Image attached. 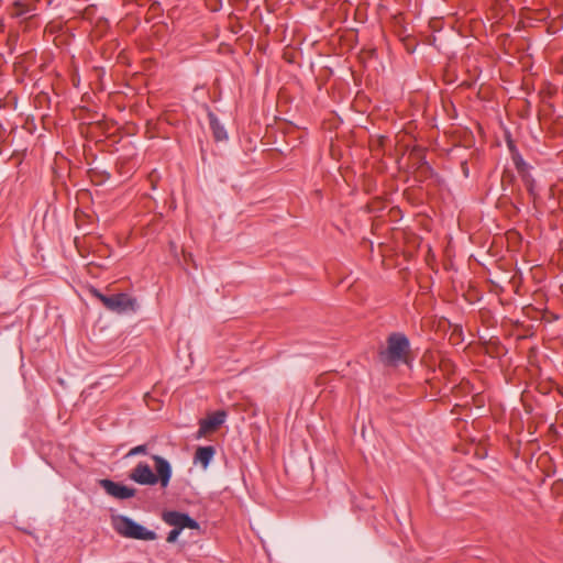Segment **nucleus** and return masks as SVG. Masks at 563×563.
<instances>
[{"label":"nucleus","instance_id":"nucleus-1","mask_svg":"<svg viewBox=\"0 0 563 563\" xmlns=\"http://www.w3.org/2000/svg\"><path fill=\"white\" fill-rule=\"evenodd\" d=\"M155 471L154 473L148 464L141 462L130 473L129 477L140 485H156L161 484L166 488L172 478V466L169 462L161 455H152Z\"/></svg>","mask_w":563,"mask_h":563},{"label":"nucleus","instance_id":"nucleus-2","mask_svg":"<svg viewBox=\"0 0 563 563\" xmlns=\"http://www.w3.org/2000/svg\"><path fill=\"white\" fill-rule=\"evenodd\" d=\"M410 342L401 332H393L386 340V347L379 351V360L385 365L397 366L407 363Z\"/></svg>","mask_w":563,"mask_h":563},{"label":"nucleus","instance_id":"nucleus-3","mask_svg":"<svg viewBox=\"0 0 563 563\" xmlns=\"http://www.w3.org/2000/svg\"><path fill=\"white\" fill-rule=\"evenodd\" d=\"M112 526L118 534L129 539L153 541L157 537L154 531L146 529L126 516L113 517Z\"/></svg>","mask_w":563,"mask_h":563},{"label":"nucleus","instance_id":"nucleus-4","mask_svg":"<svg viewBox=\"0 0 563 563\" xmlns=\"http://www.w3.org/2000/svg\"><path fill=\"white\" fill-rule=\"evenodd\" d=\"M91 295L100 300L102 305L110 311L122 313L125 311H134L136 308V300L128 294L120 292L111 296H106L97 288H91Z\"/></svg>","mask_w":563,"mask_h":563},{"label":"nucleus","instance_id":"nucleus-5","mask_svg":"<svg viewBox=\"0 0 563 563\" xmlns=\"http://www.w3.org/2000/svg\"><path fill=\"white\" fill-rule=\"evenodd\" d=\"M162 519L168 526H172L180 531L186 528L194 530L199 529V523L195 519H192L189 515L180 511H164L162 515Z\"/></svg>","mask_w":563,"mask_h":563},{"label":"nucleus","instance_id":"nucleus-6","mask_svg":"<svg viewBox=\"0 0 563 563\" xmlns=\"http://www.w3.org/2000/svg\"><path fill=\"white\" fill-rule=\"evenodd\" d=\"M99 485L109 496L120 500L132 498L136 494L135 488L125 486L121 483H117L108 478L100 479Z\"/></svg>","mask_w":563,"mask_h":563},{"label":"nucleus","instance_id":"nucleus-7","mask_svg":"<svg viewBox=\"0 0 563 563\" xmlns=\"http://www.w3.org/2000/svg\"><path fill=\"white\" fill-rule=\"evenodd\" d=\"M225 417V411L219 410L208 416L207 418L201 419L199 422L197 439H200L211 432H214L224 422Z\"/></svg>","mask_w":563,"mask_h":563},{"label":"nucleus","instance_id":"nucleus-8","mask_svg":"<svg viewBox=\"0 0 563 563\" xmlns=\"http://www.w3.org/2000/svg\"><path fill=\"white\" fill-rule=\"evenodd\" d=\"M216 454V449L212 445L199 446L196 450L194 462L196 464H200L203 468L208 467L211 460Z\"/></svg>","mask_w":563,"mask_h":563},{"label":"nucleus","instance_id":"nucleus-9","mask_svg":"<svg viewBox=\"0 0 563 563\" xmlns=\"http://www.w3.org/2000/svg\"><path fill=\"white\" fill-rule=\"evenodd\" d=\"M208 119L210 129L212 131V134L216 139V141H223L228 137L227 132L224 128L220 124L217 115L212 111H208Z\"/></svg>","mask_w":563,"mask_h":563},{"label":"nucleus","instance_id":"nucleus-10","mask_svg":"<svg viewBox=\"0 0 563 563\" xmlns=\"http://www.w3.org/2000/svg\"><path fill=\"white\" fill-rule=\"evenodd\" d=\"M508 145H509V150L511 153V159H512L514 165H515L517 172L519 173V175L522 176L526 173H530L529 172L530 166L525 162V159L522 158V156L520 155V153L518 152L516 146L512 145L511 143H509Z\"/></svg>","mask_w":563,"mask_h":563},{"label":"nucleus","instance_id":"nucleus-11","mask_svg":"<svg viewBox=\"0 0 563 563\" xmlns=\"http://www.w3.org/2000/svg\"><path fill=\"white\" fill-rule=\"evenodd\" d=\"M432 175V168L429 165V163L424 159H421L418 168H417V176L420 179H426Z\"/></svg>","mask_w":563,"mask_h":563},{"label":"nucleus","instance_id":"nucleus-12","mask_svg":"<svg viewBox=\"0 0 563 563\" xmlns=\"http://www.w3.org/2000/svg\"><path fill=\"white\" fill-rule=\"evenodd\" d=\"M398 42L410 54L413 53L417 47V43H415V37H399Z\"/></svg>","mask_w":563,"mask_h":563},{"label":"nucleus","instance_id":"nucleus-13","mask_svg":"<svg viewBox=\"0 0 563 563\" xmlns=\"http://www.w3.org/2000/svg\"><path fill=\"white\" fill-rule=\"evenodd\" d=\"M528 192L531 195V196H534V179L533 177L531 176L530 173H526L525 175L520 176Z\"/></svg>","mask_w":563,"mask_h":563},{"label":"nucleus","instance_id":"nucleus-14","mask_svg":"<svg viewBox=\"0 0 563 563\" xmlns=\"http://www.w3.org/2000/svg\"><path fill=\"white\" fill-rule=\"evenodd\" d=\"M15 14L23 15L27 14L32 11V8L29 4L22 3L20 0L14 1Z\"/></svg>","mask_w":563,"mask_h":563},{"label":"nucleus","instance_id":"nucleus-15","mask_svg":"<svg viewBox=\"0 0 563 563\" xmlns=\"http://www.w3.org/2000/svg\"><path fill=\"white\" fill-rule=\"evenodd\" d=\"M139 454H147V445L146 444H141V445H137V446H134L125 455V457H131V456H135V455H139Z\"/></svg>","mask_w":563,"mask_h":563},{"label":"nucleus","instance_id":"nucleus-16","mask_svg":"<svg viewBox=\"0 0 563 563\" xmlns=\"http://www.w3.org/2000/svg\"><path fill=\"white\" fill-rule=\"evenodd\" d=\"M205 5L211 12H218L222 8V0H203Z\"/></svg>","mask_w":563,"mask_h":563},{"label":"nucleus","instance_id":"nucleus-17","mask_svg":"<svg viewBox=\"0 0 563 563\" xmlns=\"http://www.w3.org/2000/svg\"><path fill=\"white\" fill-rule=\"evenodd\" d=\"M180 532H181L180 530L173 528V530H170L168 532L166 541L169 543L175 542L177 540V538L179 537Z\"/></svg>","mask_w":563,"mask_h":563},{"label":"nucleus","instance_id":"nucleus-18","mask_svg":"<svg viewBox=\"0 0 563 563\" xmlns=\"http://www.w3.org/2000/svg\"><path fill=\"white\" fill-rule=\"evenodd\" d=\"M290 46V44H287V47L284 52V58L288 62V63H295L296 60V53L295 52H289L288 47Z\"/></svg>","mask_w":563,"mask_h":563},{"label":"nucleus","instance_id":"nucleus-19","mask_svg":"<svg viewBox=\"0 0 563 563\" xmlns=\"http://www.w3.org/2000/svg\"><path fill=\"white\" fill-rule=\"evenodd\" d=\"M183 255L186 263H192L195 265L194 256L191 253H186L183 251Z\"/></svg>","mask_w":563,"mask_h":563},{"label":"nucleus","instance_id":"nucleus-20","mask_svg":"<svg viewBox=\"0 0 563 563\" xmlns=\"http://www.w3.org/2000/svg\"><path fill=\"white\" fill-rule=\"evenodd\" d=\"M461 167H462L464 176L467 177L468 176L467 163L466 162H462Z\"/></svg>","mask_w":563,"mask_h":563},{"label":"nucleus","instance_id":"nucleus-21","mask_svg":"<svg viewBox=\"0 0 563 563\" xmlns=\"http://www.w3.org/2000/svg\"><path fill=\"white\" fill-rule=\"evenodd\" d=\"M170 250L172 252H176V245L174 242H170Z\"/></svg>","mask_w":563,"mask_h":563},{"label":"nucleus","instance_id":"nucleus-22","mask_svg":"<svg viewBox=\"0 0 563 563\" xmlns=\"http://www.w3.org/2000/svg\"><path fill=\"white\" fill-rule=\"evenodd\" d=\"M257 48L265 52V47L260 42L257 43Z\"/></svg>","mask_w":563,"mask_h":563}]
</instances>
